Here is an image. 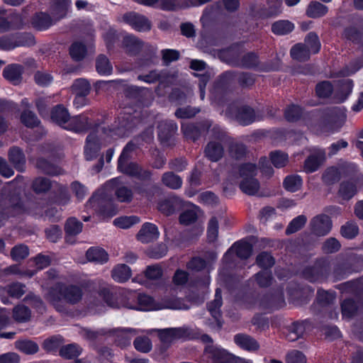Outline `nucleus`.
<instances>
[{
  "mask_svg": "<svg viewBox=\"0 0 363 363\" xmlns=\"http://www.w3.org/2000/svg\"><path fill=\"white\" fill-rule=\"evenodd\" d=\"M182 130L187 139L196 140L201 135V128L192 123L182 124Z\"/></svg>",
  "mask_w": 363,
  "mask_h": 363,
  "instance_id": "obj_47",
  "label": "nucleus"
},
{
  "mask_svg": "<svg viewBox=\"0 0 363 363\" xmlns=\"http://www.w3.org/2000/svg\"><path fill=\"white\" fill-rule=\"evenodd\" d=\"M164 185L172 189H178L182 185V178L172 172H165L162 177Z\"/></svg>",
  "mask_w": 363,
  "mask_h": 363,
  "instance_id": "obj_43",
  "label": "nucleus"
},
{
  "mask_svg": "<svg viewBox=\"0 0 363 363\" xmlns=\"http://www.w3.org/2000/svg\"><path fill=\"white\" fill-rule=\"evenodd\" d=\"M82 297V291L79 287L62 284H56L46 294V298L59 311L60 309L58 304L61 301L74 304L79 301Z\"/></svg>",
  "mask_w": 363,
  "mask_h": 363,
  "instance_id": "obj_6",
  "label": "nucleus"
},
{
  "mask_svg": "<svg viewBox=\"0 0 363 363\" xmlns=\"http://www.w3.org/2000/svg\"><path fill=\"white\" fill-rule=\"evenodd\" d=\"M121 179L119 177L108 181L102 188L96 191L86 203V208L104 217H113L117 209L113 202L106 198L108 193L114 190L118 200L121 202H129L133 197L132 191L126 186H120Z\"/></svg>",
  "mask_w": 363,
  "mask_h": 363,
  "instance_id": "obj_2",
  "label": "nucleus"
},
{
  "mask_svg": "<svg viewBox=\"0 0 363 363\" xmlns=\"http://www.w3.org/2000/svg\"><path fill=\"white\" fill-rule=\"evenodd\" d=\"M37 167L43 173L50 175H59L62 169L56 164L51 162L45 159L39 158L36 163Z\"/></svg>",
  "mask_w": 363,
  "mask_h": 363,
  "instance_id": "obj_36",
  "label": "nucleus"
},
{
  "mask_svg": "<svg viewBox=\"0 0 363 363\" xmlns=\"http://www.w3.org/2000/svg\"><path fill=\"white\" fill-rule=\"evenodd\" d=\"M346 118V110L344 107L332 108L326 113L325 126L332 133L337 132L344 125Z\"/></svg>",
  "mask_w": 363,
  "mask_h": 363,
  "instance_id": "obj_12",
  "label": "nucleus"
},
{
  "mask_svg": "<svg viewBox=\"0 0 363 363\" xmlns=\"http://www.w3.org/2000/svg\"><path fill=\"white\" fill-rule=\"evenodd\" d=\"M306 48L311 54L318 53L321 47V44L318 35L314 32H310L305 38L304 43Z\"/></svg>",
  "mask_w": 363,
  "mask_h": 363,
  "instance_id": "obj_42",
  "label": "nucleus"
},
{
  "mask_svg": "<svg viewBox=\"0 0 363 363\" xmlns=\"http://www.w3.org/2000/svg\"><path fill=\"white\" fill-rule=\"evenodd\" d=\"M239 177L241 178L240 188L245 194L255 195L259 189V183L255 178L257 174V167L252 163L242 164L238 168Z\"/></svg>",
  "mask_w": 363,
  "mask_h": 363,
  "instance_id": "obj_9",
  "label": "nucleus"
},
{
  "mask_svg": "<svg viewBox=\"0 0 363 363\" xmlns=\"http://www.w3.org/2000/svg\"><path fill=\"white\" fill-rule=\"evenodd\" d=\"M290 54L293 59L300 62L308 60L311 55L303 43H297L294 45L291 49Z\"/></svg>",
  "mask_w": 363,
  "mask_h": 363,
  "instance_id": "obj_40",
  "label": "nucleus"
},
{
  "mask_svg": "<svg viewBox=\"0 0 363 363\" xmlns=\"http://www.w3.org/2000/svg\"><path fill=\"white\" fill-rule=\"evenodd\" d=\"M172 333L174 340L176 339H193L195 337L192 335L191 330L186 327L171 328V330L167 331Z\"/></svg>",
  "mask_w": 363,
  "mask_h": 363,
  "instance_id": "obj_58",
  "label": "nucleus"
},
{
  "mask_svg": "<svg viewBox=\"0 0 363 363\" xmlns=\"http://www.w3.org/2000/svg\"><path fill=\"white\" fill-rule=\"evenodd\" d=\"M25 212L32 213L18 196L0 195V227L9 217Z\"/></svg>",
  "mask_w": 363,
  "mask_h": 363,
  "instance_id": "obj_8",
  "label": "nucleus"
},
{
  "mask_svg": "<svg viewBox=\"0 0 363 363\" xmlns=\"http://www.w3.org/2000/svg\"><path fill=\"white\" fill-rule=\"evenodd\" d=\"M26 293V286L19 282L12 283L6 286L0 287V298L4 304L10 303L8 296L20 298Z\"/></svg>",
  "mask_w": 363,
  "mask_h": 363,
  "instance_id": "obj_16",
  "label": "nucleus"
},
{
  "mask_svg": "<svg viewBox=\"0 0 363 363\" xmlns=\"http://www.w3.org/2000/svg\"><path fill=\"white\" fill-rule=\"evenodd\" d=\"M183 200L177 196H170L164 199L158 203V209L166 216L173 214L176 209L182 206Z\"/></svg>",
  "mask_w": 363,
  "mask_h": 363,
  "instance_id": "obj_21",
  "label": "nucleus"
},
{
  "mask_svg": "<svg viewBox=\"0 0 363 363\" xmlns=\"http://www.w3.org/2000/svg\"><path fill=\"white\" fill-rule=\"evenodd\" d=\"M204 152L209 160L217 162L223 155V147L220 143L210 142L206 145Z\"/></svg>",
  "mask_w": 363,
  "mask_h": 363,
  "instance_id": "obj_30",
  "label": "nucleus"
},
{
  "mask_svg": "<svg viewBox=\"0 0 363 363\" xmlns=\"http://www.w3.org/2000/svg\"><path fill=\"white\" fill-rule=\"evenodd\" d=\"M21 121L28 128L37 126L40 121L35 114L30 111H24L21 116Z\"/></svg>",
  "mask_w": 363,
  "mask_h": 363,
  "instance_id": "obj_57",
  "label": "nucleus"
},
{
  "mask_svg": "<svg viewBox=\"0 0 363 363\" xmlns=\"http://www.w3.org/2000/svg\"><path fill=\"white\" fill-rule=\"evenodd\" d=\"M123 43L126 52L131 55H136L142 48L147 49L149 47L148 45H143L139 39L131 35L125 36Z\"/></svg>",
  "mask_w": 363,
  "mask_h": 363,
  "instance_id": "obj_26",
  "label": "nucleus"
},
{
  "mask_svg": "<svg viewBox=\"0 0 363 363\" xmlns=\"http://www.w3.org/2000/svg\"><path fill=\"white\" fill-rule=\"evenodd\" d=\"M51 119L64 129L75 133L86 131L91 126L87 116L79 115L71 118L68 111L62 105H57L52 109Z\"/></svg>",
  "mask_w": 363,
  "mask_h": 363,
  "instance_id": "obj_5",
  "label": "nucleus"
},
{
  "mask_svg": "<svg viewBox=\"0 0 363 363\" xmlns=\"http://www.w3.org/2000/svg\"><path fill=\"white\" fill-rule=\"evenodd\" d=\"M177 125L173 121L165 120L158 125V138L164 145H169L174 133L177 130Z\"/></svg>",
  "mask_w": 363,
  "mask_h": 363,
  "instance_id": "obj_17",
  "label": "nucleus"
},
{
  "mask_svg": "<svg viewBox=\"0 0 363 363\" xmlns=\"http://www.w3.org/2000/svg\"><path fill=\"white\" fill-rule=\"evenodd\" d=\"M225 115L234 118L242 125H247L262 119L261 117L256 115L254 109L246 105L240 106L237 104L230 105L226 110Z\"/></svg>",
  "mask_w": 363,
  "mask_h": 363,
  "instance_id": "obj_10",
  "label": "nucleus"
},
{
  "mask_svg": "<svg viewBox=\"0 0 363 363\" xmlns=\"http://www.w3.org/2000/svg\"><path fill=\"white\" fill-rule=\"evenodd\" d=\"M330 266L325 259L318 261L313 267L306 268L303 272V277L311 282L321 281L326 278Z\"/></svg>",
  "mask_w": 363,
  "mask_h": 363,
  "instance_id": "obj_13",
  "label": "nucleus"
},
{
  "mask_svg": "<svg viewBox=\"0 0 363 363\" xmlns=\"http://www.w3.org/2000/svg\"><path fill=\"white\" fill-rule=\"evenodd\" d=\"M306 355L301 351L293 350L286 355V363H306Z\"/></svg>",
  "mask_w": 363,
  "mask_h": 363,
  "instance_id": "obj_64",
  "label": "nucleus"
},
{
  "mask_svg": "<svg viewBox=\"0 0 363 363\" xmlns=\"http://www.w3.org/2000/svg\"><path fill=\"white\" fill-rule=\"evenodd\" d=\"M129 293H136L133 291L124 290L118 294H111L109 291L103 288L100 291V296H101L106 303L113 308H126L124 303L127 302H137V298H130L128 297Z\"/></svg>",
  "mask_w": 363,
  "mask_h": 363,
  "instance_id": "obj_11",
  "label": "nucleus"
},
{
  "mask_svg": "<svg viewBox=\"0 0 363 363\" xmlns=\"http://www.w3.org/2000/svg\"><path fill=\"white\" fill-rule=\"evenodd\" d=\"M118 331L119 335H118L116 342L122 347L130 345L131 338L140 332L138 330L130 328H120Z\"/></svg>",
  "mask_w": 363,
  "mask_h": 363,
  "instance_id": "obj_37",
  "label": "nucleus"
},
{
  "mask_svg": "<svg viewBox=\"0 0 363 363\" xmlns=\"http://www.w3.org/2000/svg\"><path fill=\"white\" fill-rule=\"evenodd\" d=\"M357 192V185L354 182H343L339 190L340 196L345 200H349Z\"/></svg>",
  "mask_w": 363,
  "mask_h": 363,
  "instance_id": "obj_48",
  "label": "nucleus"
},
{
  "mask_svg": "<svg viewBox=\"0 0 363 363\" xmlns=\"http://www.w3.org/2000/svg\"><path fill=\"white\" fill-rule=\"evenodd\" d=\"M234 341L238 347L248 352L257 351L259 348L257 340L246 334H237L234 337Z\"/></svg>",
  "mask_w": 363,
  "mask_h": 363,
  "instance_id": "obj_22",
  "label": "nucleus"
},
{
  "mask_svg": "<svg viewBox=\"0 0 363 363\" xmlns=\"http://www.w3.org/2000/svg\"><path fill=\"white\" fill-rule=\"evenodd\" d=\"M52 186L50 179L45 177L36 178L32 185L33 191L38 194L46 192Z\"/></svg>",
  "mask_w": 363,
  "mask_h": 363,
  "instance_id": "obj_53",
  "label": "nucleus"
},
{
  "mask_svg": "<svg viewBox=\"0 0 363 363\" xmlns=\"http://www.w3.org/2000/svg\"><path fill=\"white\" fill-rule=\"evenodd\" d=\"M83 224L75 218H69L67 219L65 230L66 233V240L68 242L72 243V237L80 233L82 230Z\"/></svg>",
  "mask_w": 363,
  "mask_h": 363,
  "instance_id": "obj_27",
  "label": "nucleus"
},
{
  "mask_svg": "<svg viewBox=\"0 0 363 363\" xmlns=\"http://www.w3.org/2000/svg\"><path fill=\"white\" fill-rule=\"evenodd\" d=\"M255 280L260 287H267L272 283V276L270 271L262 270L255 275Z\"/></svg>",
  "mask_w": 363,
  "mask_h": 363,
  "instance_id": "obj_63",
  "label": "nucleus"
},
{
  "mask_svg": "<svg viewBox=\"0 0 363 363\" xmlns=\"http://www.w3.org/2000/svg\"><path fill=\"white\" fill-rule=\"evenodd\" d=\"M295 26L288 20H280L274 22L272 26V32L279 35H284L291 33Z\"/></svg>",
  "mask_w": 363,
  "mask_h": 363,
  "instance_id": "obj_39",
  "label": "nucleus"
},
{
  "mask_svg": "<svg viewBox=\"0 0 363 363\" xmlns=\"http://www.w3.org/2000/svg\"><path fill=\"white\" fill-rule=\"evenodd\" d=\"M138 146L133 142H129L123 149L118 160V169L128 176L135 177L141 181L150 180L151 172L143 169L138 163L130 162Z\"/></svg>",
  "mask_w": 363,
  "mask_h": 363,
  "instance_id": "obj_4",
  "label": "nucleus"
},
{
  "mask_svg": "<svg viewBox=\"0 0 363 363\" xmlns=\"http://www.w3.org/2000/svg\"><path fill=\"white\" fill-rule=\"evenodd\" d=\"M222 306L221 291L219 289L216 291L215 298L213 301L208 304V310L212 317L219 323L220 317V307Z\"/></svg>",
  "mask_w": 363,
  "mask_h": 363,
  "instance_id": "obj_35",
  "label": "nucleus"
},
{
  "mask_svg": "<svg viewBox=\"0 0 363 363\" xmlns=\"http://www.w3.org/2000/svg\"><path fill=\"white\" fill-rule=\"evenodd\" d=\"M160 236L158 228L153 223H145L137 235L138 240L143 243L156 240Z\"/></svg>",
  "mask_w": 363,
  "mask_h": 363,
  "instance_id": "obj_18",
  "label": "nucleus"
},
{
  "mask_svg": "<svg viewBox=\"0 0 363 363\" xmlns=\"http://www.w3.org/2000/svg\"><path fill=\"white\" fill-rule=\"evenodd\" d=\"M82 348L75 343L68 344L61 347L60 355L66 359H74L81 354Z\"/></svg>",
  "mask_w": 363,
  "mask_h": 363,
  "instance_id": "obj_45",
  "label": "nucleus"
},
{
  "mask_svg": "<svg viewBox=\"0 0 363 363\" xmlns=\"http://www.w3.org/2000/svg\"><path fill=\"white\" fill-rule=\"evenodd\" d=\"M328 11L326 6L318 1H312L308 6L306 15L309 18H318L325 16Z\"/></svg>",
  "mask_w": 363,
  "mask_h": 363,
  "instance_id": "obj_38",
  "label": "nucleus"
},
{
  "mask_svg": "<svg viewBox=\"0 0 363 363\" xmlns=\"http://www.w3.org/2000/svg\"><path fill=\"white\" fill-rule=\"evenodd\" d=\"M201 340L205 343H211L206 346L199 363H230L231 354L218 345H213L212 338L206 335H201Z\"/></svg>",
  "mask_w": 363,
  "mask_h": 363,
  "instance_id": "obj_7",
  "label": "nucleus"
},
{
  "mask_svg": "<svg viewBox=\"0 0 363 363\" xmlns=\"http://www.w3.org/2000/svg\"><path fill=\"white\" fill-rule=\"evenodd\" d=\"M306 221L307 218L305 216H298L289 223L286 229V233L289 235L297 232L306 224Z\"/></svg>",
  "mask_w": 363,
  "mask_h": 363,
  "instance_id": "obj_54",
  "label": "nucleus"
},
{
  "mask_svg": "<svg viewBox=\"0 0 363 363\" xmlns=\"http://www.w3.org/2000/svg\"><path fill=\"white\" fill-rule=\"evenodd\" d=\"M15 347L18 350L26 354H35L39 349L37 343L29 340H17L15 342Z\"/></svg>",
  "mask_w": 363,
  "mask_h": 363,
  "instance_id": "obj_44",
  "label": "nucleus"
},
{
  "mask_svg": "<svg viewBox=\"0 0 363 363\" xmlns=\"http://www.w3.org/2000/svg\"><path fill=\"white\" fill-rule=\"evenodd\" d=\"M256 262L259 267L267 270L274 264L275 260L269 253L263 252L257 255Z\"/></svg>",
  "mask_w": 363,
  "mask_h": 363,
  "instance_id": "obj_55",
  "label": "nucleus"
},
{
  "mask_svg": "<svg viewBox=\"0 0 363 363\" xmlns=\"http://www.w3.org/2000/svg\"><path fill=\"white\" fill-rule=\"evenodd\" d=\"M359 233L357 225L352 221L346 223L341 228V234L347 239L354 238Z\"/></svg>",
  "mask_w": 363,
  "mask_h": 363,
  "instance_id": "obj_59",
  "label": "nucleus"
},
{
  "mask_svg": "<svg viewBox=\"0 0 363 363\" xmlns=\"http://www.w3.org/2000/svg\"><path fill=\"white\" fill-rule=\"evenodd\" d=\"M86 256L89 262L103 264L108 262V253L101 247H90L86 252Z\"/></svg>",
  "mask_w": 363,
  "mask_h": 363,
  "instance_id": "obj_29",
  "label": "nucleus"
},
{
  "mask_svg": "<svg viewBox=\"0 0 363 363\" xmlns=\"http://www.w3.org/2000/svg\"><path fill=\"white\" fill-rule=\"evenodd\" d=\"M54 23L55 21L53 18L45 13H37L32 21L33 26L40 30L48 29Z\"/></svg>",
  "mask_w": 363,
  "mask_h": 363,
  "instance_id": "obj_34",
  "label": "nucleus"
},
{
  "mask_svg": "<svg viewBox=\"0 0 363 363\" xmlns=\"http://www.w3.org/2000/svg\"><path fill=\"white\" fill-rule=\"evenodd\" d=\"M9 161L18 171H23L26 158L21 149L16 147L11 148L9 151Z\"/></svg>",
  "mask_w": 363,
  "mask_h": 363,
  "instance_id": "obj_33",
  "label": "nucleus"
},
{
  "mask_svg": "<svg viewBox=\"0 0 363 363\" xmlns=\"http://www.w3.org/2000/svg\"><path fill=\"white\" fill-rule=\"evenodd\" d=\"M123 21L130 26L132 28L140 32H146L151 29L152 24L149 19L135 12L125 13L123 16Z\"/></svg>",
  "mask_w": 363,
  "mask_h": 363,
  "instance_id": "obj_15",
  "label": "nucleus"
},
{
  "mask_svg": "<svg viewBox=\"0 0 363 363\" xmlns=\"http://www.w3.org/2000/svg\"><path fill=\"white\" fill-rule=\"evenodd\" d=\"M96 69L97 72L102 76H108L113 72V66L107 57L99 55L96 60Z\"/></svg>",
  "mask_w": 363,
  "mask_h": 363,
  "instance_id": "obj_41",
  "label": "nucleus"
},
{
  "mask_svg": "<svg viewBox=\"0 0 363 363\" xmlns=\"http://www.w3.org/2000/svg\"><path fill=\"white\" fill-rule=\"evenodd\" d=\"M324 159L325 152L322 150H320L316 155H312L309 156L305 161V171L306 172H313L316 171Z\"/></svg>",
  "mask_w": 363,
  "mask_h": 363,
  "instance_id": "obj_32",
  "label": "nucleus"
},
{
  "mask_svg": "<svg viewBox=\"0 0 363 363\" xmlns=\"http://www.w3.org/2000/svg\"><path fill=\"white\" fill-rule=\"evenodd\" d=\"M72 89L76 95H88L91 86L89 82L85 79H78L74 82Z\"/></svg>",
  "mask_w": 363,
  "mask_h": 363,
  "instance_id": "obj_49",
  "label": "nucleus"
},
{
  "mask_svg": "<svg viewBox=\"0 0 363 363\" xmlns=\"http://www.w3.org/2000/svg\"><path fill=\"white\" fill-rule=\"evenodd\" d=\"M69 53L73 60L80 61L85 57L86 49L84 44L74 43L70 47Z\"/></svg>",
  "mask_w": 363,
  "mask_h": 363,
  "instance_id": "obj_52",
  "label": "nucleus"
},
{
  "mask_svg": "<svg viewBox=\"0 0 363 363\" xmlns=\"http://www.w3.org/2000/svg\"><path fill=\"white\" fill-rule=\"evenodd\" d=\"M23 67L18 64H11L6 66L3 71L4 77L13 84H18L22 79Z\"/></svg>",
  "mask_w": 363,
  "mask_h": 363,
  "instance_id": "obj_20",
  "label": "nucleus"
},
{
  "mask_svg": "<svg viewBox=\"0 0 363 363\" xmlns=\"http://www.w3.org/2000/svg\"><path fill=\"white\" fill-rule=\"evenodd\" d=\"M128 297L130 298H137V302H127L124 303L127 308L137 311H155L163 308L173 310H186L189 308L186 301L179 298H165L162 303L157 306L153 298L146 294L129 293Z\"/></svg>",
  "mask_w": 363,
  "mask_h": 363,
  "instance_id": "obj_3",
  "label": "nucleus"
},
{
  "mask_svg": "<svg viewBox=\"0 0 363 363\" xmlns=\"http://www.w3.org/2000/svg\"><path fill=\"white\" fill-rule=\"evenodd\" d=\"M218 235V220L216 217L210 219L207 228V237L209 242H214Z\"/></svg>",
  "mask_w": 363,
  "mask_h": 363,
  "instance_id": "obj_61",
  "label": "nucleus"
},
{
  "mask_svg": "<svg viewBox=\"0 0 363 363\" xmlns=\"http://www.w3.org/2000/svg\"><path fill=\"white\" fill-rule=\"evenodd\" d=\"M309 225L313 234L317 236H325L330 232L333 223L328 216L319 214L311 220Z\"/></svg>",
  "mask_w": 363,
  "mask_h": 363,
  "instance_id": "obj_14",
  "label": "nucleus"
},
{
  "mask_svg": "<svg viewBox=\"0 0 363 363\" xmlns=\"http://www.w3.org/2000/svg\"><path fill=\"white\" fill-rule=\"evenodd\" d=\"M188 208L184 211L179 216V222L181 224L184 225H189L195 223L198 218V212L199 208L189 201H184L182 204Z\"/></svg>",
  "mask_w": 363,
  "mask_h": 363,
  "instance_id": "obj_19",
  "label": "nucleus"
},
{
  "mask_svg": "<svg viewBox=\"0 0 363 363\" xmlns=\"http://www.w3.org/2000/svg\"><path fill=\"white\" fill-rule=\"evenodd\" d=\"M342 314L343 318H351L357 309L356 303L352 299L345 300L342 305Z\"/></svg>",
  "mask_w": 363,
  "mask_h": 363,
  "instance_id": "obj_62",
  "label": "nucleus"
},
{
  "mask_svg": "<svg viewBox=\"0 0 363 363\" xmlns=\"http://www.w3.org/2000/svg\"><path fill=\"white\" fill-rule=\"evenodd\" d=\"M13 317L18 322H26L30 317V311L23 305H18L13 308Z\"/></svg>",
  "mask_w": 363,
  "mask_h": 363,
  "instance_id": "obj_50",
  "label": "nucleus"
},
{
  "mask_svg": "<svg viewBox=\"0 0 363 363\" xmlns=\"http://www.w3.org/2000/svg\"><path fill=\"white\" fill-rule=\"evenodd\" d=\"M139 218L135 216H122L114 219L113 224L120 228L126 229L139 223Z\"/></svg>",
  "mask_w": 363,
  "mask_h": 363,
  "instance_id": "obj_51",
  "label": "nucleus"
},
{
  "mask_svg": "<svg viewBox=\"0 0 363 363\" xmlns=\"http://www.w3.org/2000/svg\"><path fill=\"white\" fill-rule=\"evenodd\" d=\"M302 114V109L296 105L289 106L284 112V116L286 121L294 122L300 118Z\"/></svg>",
  "mask_w": 363,
  "mask_h": 363,
  "instance_id": "obj_60",
  "label": "nucleus"
},
{
  "mask_svg": "<svg viewBox=\"0 0 363 363\" xmlns=\"http://www.w3.org/2000/svg\"><path fill=\"white\" fill-rule=\"evenodd\" d=\"M132 276L131 269L125 264H118L111 270L112 279L118 283H125Z\"/></svg>",
  "mask_w": 363,
  "mask_h": 363,
  "instance_id": "obj_25",
  "label": "nucleus"
},
{
  "mask_svg": "<svg viewBox=\"0 0 363 363\" xmlns=\"http://www.w3.org/2000/svg\"><path fill=\"white\" fill-rule=\"evenodd\" d=\"M303 181L299 175L287 176L284 181V186L288 191L296 192L302 186Z\"/></svg>",
  "mask_w": 363,
  "mask_h": 363,
  "instance_id": "obj_46",
  "label": "nucleus"
},
{
  "mask_svg": "<svg viewBox=\"0 0 363 363\" xmlns=\"http://www.w3.org/2000/svg\"><path fill=\"white\" fill-rule=\"evenodd\" d=\"M221 78L223 80L237 79L242 86H250L255 82L254 77L246 72L235 74L233 72H227L222 75Z\"/></svg>",
  "mask_w": 363,
  "mask_h": 363,
  "instance_id": "obj_28",
  "label": "nucleus"
},
{
  "mask_svg": "<svg viewBox=\"0 0 363 363\" xmlns=\"http://www.w3.org/2000/svg\"><path fill=\"white\" fill-rule=\"evenodd\" d=\"M29 255V249L25 245L14 246L11 251V257L14 261H20L26 258Z\"/></svg>",
  "mask_w": 363,
  "mask_h": 363,
  "instance_id": "obj_56",
  "label": "nucleus"
},
{
  "mask_svg": "<svg viewBox=\"0 0 363 363\" xmlns=\"http://www.w3.org/2000/svg\"><path fill=\"white\" fill-rule=\"evenodd\" d=\"M235 252L241 259H247L252 252V246L245 240L235 242L226 252L225 255Z\"/></svg>",
  "mask_w": 363,
  "mask_h": 363,
  "instance_id": "obj_24",
  "label": "nucleus"
},
{
  "mask_svg": "<svg viewBox=\"0 0 363 363\" xmlns=\"http://www.w3.org/2000/svg\"><path fill=\"white\" fill-rule=\"evenodd\" d=\"M228 62L232 65L240 66L246 68L255 67L258 65V57L254 53H248L244 55L241 60L229 59Z\"/></svg>",
  "mask_w": 363,
  "mask_h": 363,
  "instance_id": "obj_31",
  "label": "nucleus"
},
{
  "mask_svg": "<svg viewBox=\"0 0 363 363\" xmlns=\"http://www.w3.org/2000/svg\"><path fill=\"white\" fill-rule=\"evenodd\" d=\"M135 118V116H133L130 112L125 111L123 113H121L111 129L103 128L100 135H99V130L90 133L86 138L84 146L86 160H92L96 158L101 146L110 143L112 139L127 136L136 124Z\"/></svg>",
  "mask_w": 363,
  "mask_h": 363,
  "instance_id": "obj_1",
  "label": "nucleus"
},
{
  "mask_svg": "<svg viewBox=\"0 0 363 363\" xmlns=\"http://www.w3.org/2000/svg\"><path fill=\"white\" fill-rule=\"evenodd\" d=\"M71 4V0H56L54 2L50 12L55 22L67 16Z\"/></svg>",
  "mask_w": 363,
  "mask_h": 363,
  "instance_id": "obj_23",
  "label": "nucleus"
}]
</instances>
